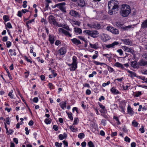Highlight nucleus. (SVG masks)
<instances>
[{
    "instance_id": "nucleus-1",
    "label": "nucleus",
    "mask_w": 147,
    "mask_h": 147,
    "mask_svg": "<svg viewBox=\"0 0 147 147\" xmlns=\"http://www.w3.org/2000/svg\"><path fill=\"white\" fill-rule=\"evenodd\" d=\"M108 13L112 15L115 10H117L119 7V3L116 0H111L108 3Z\"/></svg>"
},
{
    "instance_id": "nucleus-2",
    "label": "nucleus",
    "mask_w": 147,
    "mask_h": 147,
    "mask_svg": "<svg viewBox=\"0 0 147 147\" xmlns=\"http://www.w3.org/2000/svg\"><path fill=\"white\" fill-rule=\"evenodd\" d=\"M131 12V9L129 5L127 4H123L121 5L120 13L122 17H127L130 13Z\"/></svg>"
},
{
    "instance_id": "nucleus-3",
    "label": "nucleus",
    "mask_w": 147,
    "mask_h": 147,
    "mask_svg": "<svg viewBox=\"0 0 147 147\" xmlns=\"http://www.w3.org/2000/svg\"><path fill=\"white\" fill-rule=\"evenodd\" d=\"M66 3L65 2H63L56 4L55 5V7H57L63 13H66V7L65 6Z\"/></svg>"
},
{
    "instance_id": "nucleus-4",
    "label": "nucleus",
    "mask_w": 147,
    "mask_h": 147,
    "mask_svg": "<svg viewBox=\"0 0 147 147\" xmlns=\"http://www.w3.org/2000/svg\"><path fill=\"white\" fill-rule=\"evenodd\" d=\"M83 33L85 34L88 35L89 36H90L91 37H94V36H98L99 33L96 30L94 31H90L89 30H84Z\"/></svg>"
},
{
    "instance_id": "nucleus-5",
    "label": "nucleus",
    "mask_w": 147,
    "mask_h": 147,
    "mask_svg": "<svg viewBox=\"0 0 147 147\" xmlns=\"http://www.w3.org/2000/svg\"><path fill=\"white\" fill-rule=\"evenodd\" d=\"M48 21L49 23L51 24H53L55 25L57 23L55 17L53 15L50 16L48 18Z\"/></svg>"
},
{
    "instance_id": "nucleus-6",
    "label": "nucleus",
    "mask_w": 147,
    "mask_h": 147,
    "mask_svg": "<svg viewBox=\"0 0 147 147\" xmlns=\"http://www.w3.org/2000/svg\"><path fill=\"white\" fill-rule=\"evenodd\" d=\"M116 26L119 28H122L124 30H128L129 29L132 27L131 25H129L127 26H126L125 27L123 26V24H121L119 22H116Z\"/></svg>"
},
{
    "instance_id": "nucleus-7",
    "label": "nucleus",
    "mask_w": 147,
    "mask_h": 147,
    "mask_svg": "<svg viewBox=\"0 0 147 147\" xmlns=\"http://www.w3.org/2000/svg\"><path fill=\"white\" fill-rule=\"evenodd\" d=\"M58 30L59 32H62L65 36H69V37H71V35L69 32L66 31L62 28H59Z\"/></svg>"
},
{
    "instance_id": "nucleus-8",
    "label": "nucleus",
    "mask_w": 147,
    "mask_h": 147,
    "mask_svg": "<svg viewBox=\"0 0 147 147\" xmlns=\"http://www.w3.org/2000/svg\"><path fill=\"white\" fill-rule=\"evenodd\" d=\"M119 43L118 42L115 41L113 43L108 45H106L105 47L107 48H114L116 46L119 44Z\"/></svg>"
},
{
    "instance_id": "nucleus-9",
    "label": "nucleus",
    "mask_w": 147,
    "mask_h": 147,
    "mask_svg": "<svg viewBox=\"0 0 147 147\" xmlns=\"http://www.w3.org/2000/svg\"><path fill=\"white\" fill-rule=\"evenodd\" d=\"M69 14L72 16L75 17H79L80 16L79 13L74 10H71L69 12Z\"/></svg>"
},
{
    "instance_id": "nucleus-10",
    "label": "nucleus",
    "mask_w": 147,
    "mask_h": 147,
    "mask_svg": "<svg viewBox=\"0 0 147 147\" xmlns=\"http://www.w3.org/2000/svg\"><path fill=\"white\" fill-rule=\"evenodd\" d=\"M139 66H145L147 65V61H145L142 59H141L138 62Z\"/></svg>"
},
{
    "instance_id": "nucleus-11",
    "label": "nucleus",
    "mask_w": 147,
    "mask_h": 147,
    "mask_svg": "<svg viewBox=\"0 0 147 147\" xmlns=\"http://www.w3.org/2000/svg\"><path fill=\"white\" fill-rule=\"evenodd\" d=\"M58 51L61 55H63L66 53L67 50L65 47H62Z\"/></svg>"
},
{
    "instance_id": "nucleus-12",
    "label": "nucleus",
    "mask_w": 147,
    "mask_h": 147,
    "mask_svg": "<svg viewBox=\"0 0 147 147\" xmlns=\"http://www.w3.org/2000/svg\"><path fill=\"white\" fill-rule=\"evenodd\" d=\"M71 40L73 43L77 46L78 45L81 43L80 41L79 40H78L76 38H74L72 39H71Z\"/></svg>"
},
{
    "instance_id": "nucleus-13",
    "label": "nucleus",
    "mask_w": 147,
    "mask_h": 147,
    "mask_svg": "<svg viewBox=\"0 0 147 147\" xmlns=\"http://www.w3.org/2000/svg\"><path fill=\"white\" fill-rule=\"evenodd\" d=\"M123 49L125 51L131 53L132 54L134 53V51L133 50L128 48L125 46L123 47Z\"/></svg>"
},
{
    "instance_id": "nucleus-14",
    "label": "nucleus",
    "mask_w": 147,
    "mask_h": 147,
    "mask_svg": "<svg viewBox=\"0 0 147 147\" xmlns=\"http://www.w3.org/2000/svg\"><path fill=\"white\" fill-rule=\"evenodd\" d=\"M121 40L122 42L126 45H131V42L129 39H121Z\"/></svg>"
},
{
    "instance_id": "nucleus-15",
    "label": "nucleus",
    "mask_w": 147,
    "mask_h": 147,
    "mask_svg": "<svg viewBox=\"0 0 147 147\" xmlns=\"http://www.w3.org/2000/svg\"><path fill=\"white\" fill-rule=\"evenodd\" d=\"M131 67L134 68H138L139 67L138 63L135 61H132L131 63Z\"/></svg>"
},
{
    "instance_id": "nucleus-16",
    "label": "nucleus",
    "mask_w": 147,
    "mask_h": 147,
    "mask_svg": "<svg viewBox=\"0 0 147 147\" xmlns=\"http://www.w3.org/2000/svg\"><path fill=\"white\" fill-rule=\"evenodd\" d=\"M111 91L114 94H117L121 93L120 92L114 87H112L111 89Z\"/></svg>"
},
{
    "instance_id": "nucleus-17",
    "label": "nucleus",
    "mask_w": 147,
    "mask_h": 147,
    "mask_svg": "<svg viewBox=\"0 0 147 147\" xmlns=\"http://www.w3.org/2000/svg\"><path fill=\"white\" fill-rule=\"evenodd\" d=\"M127 111L128 113L131 116H132L134 113V112L133 111L132 109L131 108V107L129 105L128 106Z\"/></svg>"
},
{
    "instance_id": "nucleus-18",
    "label": "nucleus",
    "mask_w": 147,
    "mask_h": 147,
    "mask_svg": "<svg viewBox=\"0 0 147 147\" xmlns=\"http://www.w3.org/2000/svg\"><path fill=\"white\" fill-rule=\"evenodd\" d=\"M114 66L118 67H120L121 69L123 70H125L126 69L123 65L121 63L118 62H117L115 64Z\"/></svg>"
},
{
    "instance_id": "nucleus-19",
    "label": "nucleus",
    "mask_w": 147,
    "mask_h": 147,
    "mask_svg": "<svg viewBox=\"0 0 147 147\" xmlns=\"http://www.w3.org/2000/svg\"><path fill=\"white\" fill-rule=\"evenodd\" d=\"M78 5L81 7H83L85 5V3L83 0H80L78 2Z\"/></svg>"
},
{
    "instance_id": "nucleus-20",
    "label": "nucleus",
    "mask_w": 147,
    "mask_h": 147,
    "mask_svg": "<svg viewBox=\"0 0 147 147\" xmlns=\"http://www.w3.org/2000/svg\"><path fill=\"white\" fill-rule=\"evenodd\" d=\"M74 32L75 33H76L77 34H80L82 33V30L80 28H74Z\"/></svg>"
},
{
    "instance_id": "nucleus-21",
    "label": "nucleus",
    "mask_w": 147,
    "mask_h": 147,
    "mask_svg": "<svg viewBox=\"0 0 147 147\" xmlns=\"http://www.w3.org/2000/svg\"><path fill=\"white\" fill-rule=\"evenodd\" d=\"M67 134L65 133H64L63 134H60L59 136V139L61 140H62L63 139L66 138L67 137Z\"/></svg>"
},
{
    "instance_id": "nucleus-22",
    "label": "nucleus",
    "mask_w": 147,
    "mask_h": 147,
    "mask_svg": "<svg viewBox=\"0 0 147 147\" xmlns=\"http://www.w3.org/2000/svg\"><path fill=\"white\" fill-rule=\"evenodd\" d=\"M141 27L143 29H145L147 28V19L144 21L142 23L141 25Z\"/></svg>"
},
{
    "instance_id": "nucleus-23",
    "label": "nucleus",
    "mask_w": 147,
    "mask_h": 147,
    "mask_svg": "<svg viewBox=\"0 0 147 147\" xmlns=\"http://www.w3.org/2000/svg\"><path fill=\"white\" fill-rule=\"evenodd\" d=\"M59 105L63 109H64L66 107V102L64 101L61 102L60 103Z\"/></svg>"
},
{
    "instance_id": "nucleus-24",
    "label": "nucleus",
    "mask_w": 147,
    "mask_h": 147,
    "mask_svg": "<svg viewBox=\"0 0 147 147\" xmlns=\"http://www.w3.org/2000/svg\"><path fill=\"white\" fill-rule=\"evenodd\" d=\"M125 70L127 71V72L128 73H129L131 74V75H129V76H130L131 78L133 77V76H134V77L136 76V74L135 72H133L132 71H131L127 69H126Z\"/></svg>"
},
{
    "instance_id": "nucleus-25",
    "label": "nucleus",
    "mask_w": 147,
    "mask_h": 147,
    "mask_svg": "<svg viewBox=\"0 0 147 147\" xmlns=\"http://www.w3.org/2000/svg\"><path fill=\"white\" fill-rule=\"evenodd\" d=\"M77 67V64H73L70 67V70L71 71H74L76 69Z\"/></svg>"
},
{
    "instance_id": "nucleus-26",
    "label": "nucleus",
    "mask_w": 147,
    "mask_h": 147,
    "mask_svg": "<svg viewBox=\"0 0 147 147\" xmlns=\"http://www.w3.org/2000/svg\"><path fill=\"white\" fill-rule=\"evenodd\" d=\"M93 28L97 30H99L101 28V25L100 24L98 23H94V25Z\"/></svg>"
},
{
    "instance_id": "nucleus-27",
    "label": "nucleus",
    "mask_w": 147,
    "mask_h": 147,
    "mask_svg": "<svg viewBox=\"0 0 147 147\" xmlns=\"http://www.w3.org/2000/svg\"><path fill=\"white\" fill-rule=\"evenodd\" d=\"M62 28L66 29V30L71 31V30L69 28V27L66 24H63V26H62Z\"/></svg>"
},
{
    "instance_id": "nucleus-28",
    "label": "nucleus",
    "mask_w": 147,
    "mask_h": 147,
    "mask_svg": "<svg viewBox=\"0 0 147 147\" xmlns=\"http://www.w3.org/2000/svg\"><path fill=\"white\" fill-rule=\"evenodd\" d=\"M66 113L68 115V117L72 121L73 119V118L72 116V113L71 112H66Z\"/></svg>"
},
{
    "instance_id": "nucleus-29",
    "label": "nucleus",
    "mask_w": 147,
    "mask_h": 147,
    "mask_svg": "<svg viewBox=\"0 0 147 147\" xmlns=\"http://www.w3.org/2000/svg\"><path fill=\"white\" fill-rule=\"evenodd\" d=\"M94 25V22H91L90 23H88L87 24V26L91 29L93 28Z\"/></svg>"
},
{
    "instance_id": "nucleus-30",
    "label": "nucleus",
    "mask_w": 147,
    "mask_h": 147,
    "mask_svg": "<svg viewBox=\"0 0 147 147\" xmlns=\"http://www.w3.org/2000/svg\"><path fill=\"white\" fill-rule=\"evenodd\" d=\"M90 47L92 48L97 49L98 48V47L96 44H92L91 43H90Z\"/></svg>"
},
{
    "instance_id": "nucleus-31",
    "label": "nucleus",
    "mask_w": 147,
    "mask_h": 147,
    "mask_svg": "<svg viewBox=\"0 0 147 147\" xmlns=\"http://www.w3.org/2000/svg\"><path fill=\"white\" fill-rule=\"evenodd\" d=\"M49 40L50 43L53 44L54 43L55 39H54V37H49Z\"/></svg>"
},
{
    "instance_id": "nucleus-32",
    "label": "nucleus",
    "mask_w": 147,
    "mask_h": 147,
    "mask_svg": "<svg viewBox=\"0 0 147 147\" xmlns=\"http://www.w3.org/2000/svg\"><path fill=\"white\" fill-rule=\"evenodd\" d=\"M77 57L76 56H74L73 57L72 60V64H75L77 65Z\"/></svg>"
},
{
    "instance_id": "nucleus-33",
    "label": "nucleus",
    "mask_w": 147,
    "mask_h": 147,
    "mask_svg": "<svg viewBox=\"0 0 147 147\" xmlns=\"http://www.w3.org/2000/svg\"><path fill=\"white\" fill-rule=\"evenodd\" d=\"M88 145L89 147H94V146L93 143L91 141L88 142Z\"/></svg>"
},
{
    "instance_id": "nucleus-34",
    "label": "nucleus",
    "mask_w": 147,
    "mask_h": 147,
    "mask_svg": "<svg viewBox=\"0 0 147 147\" xmlns=\"http://www.w3.org/2000/svg\"><path fill=\"white\" fill-rule=\"evenodd\" d=\"M112 33L115 34H119V31L118 29L114 28V30H113Z\"/></svg>"
},
{
    "instance_id": "nucleus-35",
    "label": "nucleus",
    "mask_w": 147,
    "mask_h": 147,
    "mask_svg": "<svg viewBox=\"0 0 147 147\" xmlns=\"http://www.w3.org/2000/svg\"><path fill=\"white\" fill-rule=\"evenodd\" d=\"M106 29L107 30L109 31L112 33L113 30H114V28L111 26H108L107 27Z\"/></svg>"
},
{
    "instance_id": "nucleus-36",
    "label": "nucleus",
    "mask_w": 147,
    "mask_h": 147,
    "mask_svg": "<svg viewBox=\"0 0 147 147\" xmlns=\"http://www.w3.org/2000/svg\"><path fill=\"white\" fill-rule=\"evenodd\" d=\"M132 124L133 126L137 127L138 124V123L135 120H134L132 122Z\"/></svg>"
},
{
    "instance_id": "nucleus-37",
    "label": "nucleus",
    "mask_w": 147,
    "mask_h": 147,
    "mask_svg": "<svg viewBox=\"0 0 147 147\" xmlns=\"http://www.w3.org/2000/svg\"><path fill=\"white\" fill-rule=\"evenodd\" d=\"M3 18L5 22H7V21H9V20L8 16L6 15H5L3 16Z\"/></svg>"
},
{
    "instance_id": "nucleus-38",
    "label": "nucleus",
    "mask_w": 147,
    "mask_h": 147,
    "mask_svg": "<svg viewBox=\"0 0 147 147\" xmlns=\"http://www.w3.org/2000/svg\"><path fill=\"white\" fill-rule=\"evenodd\" d=\"M13 91L12 90H11L10 92H9L8 94V96H9L11 98H13V95L12 94L13 92Z\"/></svg>"
},
{
    "instance_id": "nucleus-39",
    "label": "nucleus",
    "mask_w": 147,
    "mask_h": 147,
    "mask_svg": "<svg viewBox=\"0 0 147 147\" xmlns=\"http://www.w3.org/2000/svg\"><path fill=\"white\" fill-rule=\"evenodd\" d=\"M51 119L46 118L45 120V123L47 124H50L51 123Z\"/></svg>"
},
{
    "instance_id": "nucleus-40",
    "label": "nucleus",
    "mask_w": 147,
    "mask_h": 147,
    "mask_svg": "<svg viewBox=\"0 0 147 147\" xmlns=\"http://www.w3.org/2000/svg\"><path fill=\"white\" fill-rule=\"evenodd\" d=\"M6 28H12V26L10 22L7 23L6 24H5Z\"/></svg>"
},
{
    "instance_id": "nucleus-41",
    "label": "nucleus",
    "mask_w": 147,
    "mask_h": 147,
    "mask_svg": "<svg viewBox=\"0 0 147 147\" xmlns=\"http://www.w3.org/2000/svg\"><path fill=\"white\" fill-rule=\"evenodd\" d=\"M106 65L108 67L107 68L108 69L110 72H112L114 71V70L112 67H109L107 65Z\"/></svg>"
},
{
    "instance_id": "nucleus-42",
    "label": "nucleus",
    "mask_w": 147,
    "mask_h": 147,
    "mask_svg": "<svg viewBox=\"0 0 147 147\" xmlns=\"http://www.w3.org/2000/svg\"><path fill=\"white\" fill-rule=\"evenodd\" d=\"M84 136L85 135L84 133H80L78 134V137L80 139H82L84 137Z\"/></svg>"
},
{
    "instance_id": "nucleus-43",
    "label": "nucleus",
    "mask_w": 147,
    "mask_h": 147,
    "mask_svg": "<svg viewBox=\"0 0 147 147\" xmlns=\"http://www.w3.org/2000/svg\"><path fill=\"white\" fill-rule=\"evenodd\" d=\"M79 121V120L78 118H76L74 119L73 125H76L78 124V122Z\"/></svg>"
},
{
    "instance_id": "nucleus-44",
    "label": "nucleus",
    "mask_w": 147,
    "mask_h": 147,
    "mask_svg": "<svg viewBox=\"0 0 147 147\" xmlns=\"http://www.w3.org/2000/svg\"><path fill=\"white\" fill-rule=\"evenodd\" d=\"M5 120L6 123L8 125H9L10 124V119L9 117H7L6 118Z\"/></svg>"
},
{
    "instance_id": "nucleus-45",
    "label": "nucleus",
    "mask_w": 147,
    "mask_h": 147,
    "mask_svg": "<svg viewBox=\"0 0 147 147\" xmlns=\"http://www.w3.org/2000/svg\"><path fill=\"white\" fill-rule=\"evenodd\" d=\"M96 72L95 71H93L92 72V74L89 75L88 77L89 78L93 77L94 76V75H96Z\"/></svg>"
},
{
    "instance_id": "nucleus-46",
    "label": "nucleus",
    "mask_w": 147,
    "mask_h": 147,
    "mask_svg": "<svg viewBox=\"0 0 147 147\" xmlns=\"http://www.w3.org/2000/svg\"><path fill=\"white\" fill-rule=\"evenodd\" d=\"M48 86L50 89H53L54 88V86L51 83H49L48 84Z\"/></svg>"
},
{
    "instance_id": "nucleus-47",
    "label": "nucleus",
    "mask_w": 147,
    "mask_h": 147,
    "mask_svg": "<svg viewBox=\"0 0 147 147\" xmlns=\"http://www.w3.org/2000/svg\"><path fill=\"white\" fill-rule=\"evenodd\" d=\"M101 39L103 42H106L109 40L108 37H102Z\"/></svg>"
},
{
    "instance_id": "nucleus-48",
    "label": "nucleus",
    "mask_w": 147,
    "mask_h": 147,
    "mask_svg": "<svg viewBox=\"0 0 147 147\" xmlns=\"http://www.w3.org/2000/svg\"><path fill=\"white\" fill-rule=\"evenodd\" d=\"M55 145L56 146L58 147H61V145L62 144V143H59L58 142H56L55 144Z\"/></svg>"
},
{
    "instance_id": "nucleus-49",
    "label": "nucleus",
    "mask_w": 147,
    "mask_h": 147,
    "mask_svg": "<svg viewBox=\"0 0 147 147\" xmlns=\"http://www.w3.org/2000/svg\"><path fill=\"white\" fill-rule=\"evenodd\" d=\"M110 83L109 81H108L107 83H104L102 85V86L103 87H105L107 85H109Z\"/></svg>"
},
{
    "instance_id": "nucleus-50",
    "label": "nucleus",
    "mask_w": 147,
    "mask_h": 147,
    "mask_svg": "<svg viewBox=\"0 0 147 147\" xmlns=\"http://www.w3.org/2000/svg\"><path fill=\"white\" fill-rule=\"evenodd\" d=\"M27 1H24L23 2V4L22 5V6L24 8H25L27 7Z\"/></svg>"
},
{
    "instance_id": "nucleus-51",
    "label": "nucleus",
    "mask_w": 147,
    "mask_h": 147,
    "mask_svg": "<svg viewBox=\"0 0 147 147\" xmlns=\"http://www.w3.org/2000/svg\"><path fill=\"white\" fill-rule=\"evenodd\" d=\"M142 56L145 59H146L147 60V53H143L142 55Z\"/></svg>"
},
{
    "instance_id": "nucleus-52",
    "label": "nucleus",
    "mask_w": 147,
    "mask_h": 147,
    "mask_svg": "<svg viewBox=\"0 0 147 147\" xmlns=\"http://www.w3.org/2000/svg\"><path fill=\"white\" fill-rule=\"evenodd\" d=\"M124 140L126 142H129L130 141V139L127 136H126Z\"/></svg>"
},
{
    "instance_id": "nucleus-53",
    "label": "nucleus",
    "mask_w": 147,
    "mask_h": 147,
    "mask_svg": "<svg viewBox=\"0 0 147 147\" xmlns=\"http://www.w3.org/2000/svg\"><path fill=\"white\" fill-rule=\"evenodd\" d=\"M139 131L141 132L142 133H143L144 132V127L142 126L141 128L139 129Z\"/></svg>"
},
{
    "instance_id": "nucleus-54",
    "label": "nucleus",
    "mask_w": 147,
    "mask_h": 147,
    "mask_svg": "<svg viewBox=\"0 0 147 147\" xmlns=\"http://www.w3.org/2000/svg\"><path fill=\"white\" fill-rule=\"evenodd\" d=\"M117 52L119 53L120 55H121L123 54V51L121 49H119L117 51Z\"/></svg>"
},
{
    "instance_id": "nucleus-55",
    "label": "nucleus",
    "mask_w": 147,
    "mask_h": 147,
    "mask_svg": "<svg viewBox=\"0 0 147 147\" xmlns=\"http://www.w3.org/2000/svg\"><path fill=\"white\" fill-rule=\"evenodd\" d=\"M6 45L7 47L9 48L11 45V42L10 41H7L6 42Z\"/></svg>"
},
{
    "instance_id": "nucleus-56",
    "label": "nucleus",
    "mask_w": 147,
    "mask_h": 147,
    "mask_svg": "<svg viewBox=\"0 0 147 147\" xmlns=\"http://www.w3.org/2000/svg\"><path fill=\"white\" fill-rule=\"evenodd\" d=\"M53 128L55 131H57L58 130V128L57 125H53Z\"/></svg>"
},
{
    "instance_id": "nucleus-57",
    "label": "nucleus",
    "mask_w": 147,
    "mask_h": 147,
    "mask_svg": "<svg viewBox=\"0 0 147 147\" xmlns=\"http://www.w3.org/2000/svg\"><path fill=\"white\" fill-rule=\"evenodd\" d=\"M141 92H138L135 94V96L136 97H138L140 95H141Z\"/></svg>"
},
{
    "instance_id": "nucleus-58",
    "label": "nucleus",
    "mask_w": 147,
    "mask_h": 147,
    "mask_svg": "<svg viewBox=\"0 0 147 147\" xmlns=\"http://www.w3.org/2000/svg\"><path fill=\"white\" fill-rule=\"evenodd\" d=\"M98 104L99 106L103 110H104L105 109V107L103 106V105L101 104L100 102L98 103Z\"/></svg>"
},
{
    "instance_id": "nucleus-59",
    "label": "nucleus",
    "mask_w": 147,
    "mask_h": 147,
    "mask_svg": "<svg viewBox=\"0 0 147 147\" xmlns=\"http://www.w3.org/2000/svg\"><path fill=\"white\" fill-rule=\"evenodd\" d=\"M38 100V98L37 97H35L33 98V101L35 103H37Z\"/></svg>"
},
{
    "instance_id": "nucleus-60",
    "label": "nucleus",
    "mask_w": 147,
    "mask_h": 147,
    "mask_svg": "<svg viewBox=\"0 0 147 147\" xmlns=\"http://www.w3.org/2000/svg\"><path fill=\"white\" fill-rule=\"evenodd\" d=\"M139 78L141 79L142 80L144 81L145 82V81L146 80H147V78H146L144 77H140L139 76Z\"/></svg>"
},
{
    "instance_id": "nucleus-61",
    "label": "nucleus",
    "mask_w": 147,
    "mask_h": 147,
    "mask_svg": "<svg viewBox=\"0 0 147 147\" xmlns=\"http://www.w3.org/2000/svg\"><path fill=\"white\" fill-rule=\"evenodd\" d=\"M61 43V42L59 40H57L56 41L55 43V45L57 46L58 45Z\"/></svg>"
},
{
    "instance_id": "nucleus-62",
    "label": "nucleus",
    "mask_w": 147,
    "mask_h": 147,
    "mask_svg": "<svg viewBox=\"0 0 147 147\" xmlns=\"http://www.w3.org/2000/svg\"><path fill=\"white\" fill-rule=\"evenodd\" d=\"M91 91L89 89H87L86 90V94L87 95H90L91 94Z\"/></svg>"
},
{
    "instance_id": "nucleus-63",
    "label": "nucleus",
    "mask_w": 147,
    "mask_h": 147,
    "mask_svg": "<svg viewBox=\"0 0 147 147\" xmlns=\"http://www.w3.org/2000/svg\"><path fill=\"white\" fill-rule=\"evenodd\" d=\"M117 135V133L116 132H114L113 133H112L111 134V136L112 137H113L114 136H115Z\"/></svg>"
},
{
    "instance_id": "nucleus-64",
    "label": "nucleus",
    "mask_w": 147,
    "mask_h": 147,
    "mask_svg": "<svg viewBox=\"0 0 147 147\" xmlns=\"http://www.w3.org/2000/svg\"><path fill=\"white\" fill-rule=\"evenodd\" d=\"M86 143L85 142H83L81 143V145L82 147H85L86 146Z\"/></svg>"
}]
</instances>
